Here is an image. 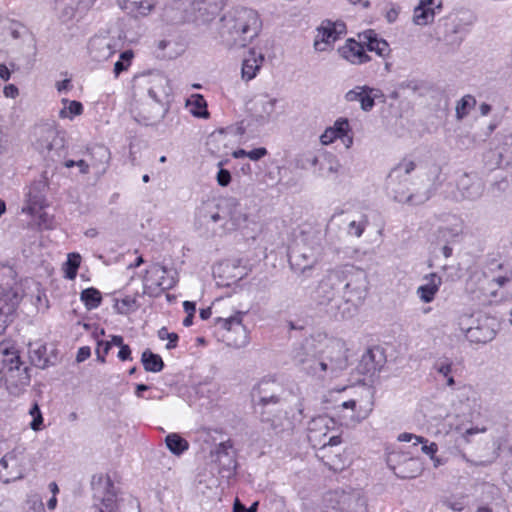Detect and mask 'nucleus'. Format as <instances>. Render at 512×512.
<instances>
[{
    "mask_svg": "<svg viewBox=\"0 0 512 512\" xmlns=\"http://www.w3.org/2000/svg\"><path fill=\"white\" fill-rule=\"evenodd\" d=\"M3 94L6 98L15 99L19 95V89L14 84H8L4 87Z\"/></svg>",
    "mask_w": 512,
    "mask_h": 512,
    "instance_id": "nucleus-61",
    "label": "nucleus"
},
{
    "mask_svg": "<svg viewBox=\"0 0 512 512\" xmlns=\"http://www.w3.org/2000/svg\"><path fill=\"white\" fill-rule=\"evenodd\" d=\"M218 185L226 187L231 182V173L226 169H220L216 175Z\"/></svg>",
    "mask_w": 512,
    "mask_h": 512,
    "instance_id": "nucleus-57",
    "label": "nucleus"
},
{
    "mask_svg": "<svg viewBox=\"0 0 512 512\" xmlns=\"http://www.w3.org/2000/svg\"><path fill=\"white\" fill-rule=\"evenodd\" d=\"M258 503L255 502L250 508H246L239 499H236L233 505V512H256Z\"/></svg>",
    "mask_w": 512,
    "mask_h": 512,
    "instance_id": "nucleus-60",
    "label": "nucleus"
},
{
    "mask_svg": "<svg viewBox=\"0 0 512 512\" xmlns=\"http://www.w3.org/2000/svg\"><path fill=\"white\" fill-rule=\"evenodd\" d=\"M380 96V91L368 85H357L348 90L344 99L348 103L358 102L361 110L369 112L375 106V100Z\"/></svg>",
    "mask_w": 512,
    "mask_h": 512,
    "instance_id": "nucleus-18",
    "label": "nucleus"
},
{
    "mask_svg": "<svg viewBox=\"0 0 512 512\" xmlns=\"http://www.w3.org/2000/svg\"><path fill=\"white\" fill-rule=\"evenodd\" d=\"M360 37L369 51L375 52L383 58L390 54L391 50L387 41L379 38L373 30L363 32Z\"/></svg>",
    "mask_w": 512,
    "mask_h": 512,
    "instance_id": "nucleus-30",
    "label": "nucleus"
},
{
    "mask_svg": "<svg viewBox=\"0 0 512 512\" xmlns=\"http://www.w3.org/2000/svg\"><path fill=\"white\" fill-rule=\"evenodd\" d=\"M247 154H248L247 157L251 161H258L268 154V150L265 147H259V148H255L251 151H247Z\"/></svg>",
    "mask_w": 512,
    "mask_h": 512,
    "instance_id": "nucleus-58",
    "label": "nucleus"
},
{
    "mask_svg": "<svg viewBox=\"0 0 512 512\" xmlns=\"http://www.w3.org/2000/svg\"><path fill=\"white\" fill-rule=\"evenodd\" d=\"M335 428L332 418L321 415L311 420L308 426V439L313 446L326 447V438Z\"/></svg>",
    "mask_w": 512,
    "mask_h": 512,
    "instance_id": "nucleus-20",
    "label": "nucleus"
},
{
    "mask_svg": "<svg viewBox=\"0 0 512 512\" xmlns=\"http://www.w3.org/2000/svg\"><path fill=\"white\" fill-rule=\"evenodd\" d=\"M336 140H340L346 149H350L354 143L352 127L345 117H339L333 125L327 127L320 135L319 141L322 145L328 146Z\"/></svg>",
    "mask_w": 512,
    "mask_h": 512,
    "instance_id": "nucleus-10",
    "label": "nucleus"
},
{
    "mask_svg": "<svg viewBox=\"0 0 512 512\" xmlns=\"http://www.w3.org/2000/svg\"><path fill=\"white\" fill-rule=\"evenodd\" d=\"M91 355V350L88 346H83L79 348L76 356L77 362H83L88 359Z\"/></svg>",
    "mask_w": 512,
    "mask_h": 512,
    "instance_id": "nucleus-63",
    "label": "nucleus"
},
{
    "mask_svg": "<svg viewBox=\"0 0 512 512\" xmlns=\"http://www.w3.org/2000/svg\"><path fill=\"white\" fill-rule=\"evenodd\" d=\"M264 59L261 52L250 49L242 62L241 79L245 82L253 80L263 66Z\"/></svg>",
    "mask_w": 512,
    "mask_h": 512,
    "instance_id": "nucleus-26",
    "label": "nucleus"
},
{
    "mask_svg": "<svg viewBox=\"0 0 512 512\" xmlns=\"http://www.w3.org/2000/svg\"><path fill=\"white\" fill-rule=\"evenodd\" d=\"M367 225H368L367 216L364 214H361L356 219H353L352 221H350V223L348 224V233L350 235L360 237L363 234Z\"/></svg>",
    "mask_w": 512,
    "mask_h": 512,
    "instance_id": "nucleus-45",
    "label": "nucleus"
},
{
    "mask_svg": "<svg viewBox=\"0 0 512 512\" xmlns=\"http://www.w3.org/2000/svg\"><path fill=\"white\" fill-rule=\"evenodd\" d=\"M158 337L161 340H168V343L166 344L167 349H173L177 346L178 342V335L174 332H169L167 328L162 327L158 331Z\"/></svg>",
    "mask_w": 512,
    "mask_h": 512,
    "instance_id": "nucleus-52",
    "label": "nucleus"
},
{
    "mask_svg": "<svg viewBox=\"0 0 512 512\" xmlns=\"http://www.w3.org/2000/svg\"><path fill=\"white\" fill-rule=\"evenodd\" d=\"M340 415L352 424H358L367 419L372 412V404L368 397L359 401L345 400L339 406Z\"/></svg>",
    "mask_w": 512,
    "mask_h": 512,
    "instance_id": "nucleus-15",
    "label": "nucleus"
},
{
    "mask_svg": "<svg viewBox=\"0 0 512 512\" xmlns=\"http://www.w3.org/2000/svg\"><path fill=\"white\" fill-rule=\"evenodd\" d=\"M267 412L263 413V421L270 422L274 429H289L292 427V421L287 417V413L279 411L277 415L270 418Z\"/></svg>",
    "mask_w": 512,
    "mask_h": 512,
    "instance_id": "nucleus-42",
    "label": "nucleus"
},
{
    "mask_svg": "<svg viewBox=\"0 0 512 512\" xmlns=\"http://www.w3.org/2000/svg\"><path fill=\"white\" fill-rule=\"evenodd\" d=\"M442 283V277L435 272L424 275L421 284L416 289L417 297L424 304L433 302Z\"/></svg>",
    "mask_w": 512,
    "mask_h": 512,
    "instance_id": "nucleus-22",
    "label": "nucleus"
},
{
    "mask_svg": "<svg viewBox=\"0 0 512 512\" xmlns=\"http://www.w3.org/2000/svg\"><path fill=\"white\" fill-rule=\"evenodd\" d=\"M222 208L225 220L222 229L225 233L243 231L247 228L250 222V213L246 205L238 199L230 197L223 202Z\"/></svg>",
    "mask_w": 512,
    "mask_h": 512,
    "instance_id": "nucleus-6",
    "label": "nucleus"
},
{
    "mask_svg": "<svg viewBox=\"0 0 512 512\" xmlns=\"http://www.w3.org/2000/svg\"><path fill=\"white\" fill-rule=\"evenodd\" d=\"M346 33V25L342 21L326 20L316 30L313 47L318 52H327L341 35Z\"/></svg>",
    "mask_w": 512,
    "mask_h": 512,
    "instance_id": "nucleus-9",
    "label": "nucleus"
},
{
    "mask_svg": "<svg viewBox=\"0 0 512 512\" xmlns=\"http://www.w3.org/2000/svg\"><path fill=\"white\" fill-rule=\"evenodd\" d=\"M341 168V163L337 157L327 153L325 154L324 161L319 167L318 174L321 177L329 178L331 176H336L340 172Z\"/></svg>",
    "mask_w": 512,
    "mask_h": 512,
    "instance_id": "nucleus-35",
    "label": "nucleus"
},
{
    "mask_svg": "<svg viewBox=\"0 0 512 512\" xmlns=\"http://www.w3.org/2000/svg\"><path fill=\"white\" fill-rule=\"evenodd\" d=\"M165 273L166 270L159 266H154L148 270L143 280L145 293L156 294L159 291L169 288L170 284H167L164 281Z\"/></svg>",
    "mask_w": 512,
    "mask_h": 512,
    "instance_id": "nucleus-27",
    "label": "nucleus"
},
{
    "mask_svg": "<svg viewBox=\"0 0 512 512\" xmlns=\"http://www.w3.org/2000/svg\"><path fill=\"white\" fill-rule=\"evenodd\" d=\"M25 512H48L41 496L37 493L27 495L25 500Z\"/></svg>",
    "mask_w": 512,
    "mask_h": 512,
    "instance_id": "nucleus-44",
    "label": "nucleus"
},
{
    "mask_svg": "<svg viewBox=\"0 0 512 512\" xmlns=\"http://www.w3.org/2000/svg\"><path fill=\"white\" fill-rule=\"evenodd\" d=\"M324 504L337 512H368L367 499L359 490H335L326 493Z\"/></svg>",
    "mask_w": 512,
    "mask_h": 512,
    "instance_id": "nucleus-5",
    "label": "nucleus"
},
{
    "mask_svg": "<svg viewBox=\"0 0 512 512\" xmlns=\"http://www.w3.org/2000/svg\"><path fill=\"white\" fill-rule=\"evenodd\" d=\"M24 478V467L14 452L6 453L0 459V481L8 484Z\"/></svg>",
    "mask_w": 512,
    "mask_h": 512,
    "instance_id": "nucleus-21",
    "label": "nucleus"
},
{
    "mask_svg": "<svg viewBox=\"0 0 512 512\" xmlns=\"http://www.w3.org/2000/svg\"><path fill=\"white\" fill-rule=\"evenodd\" d=\"M28 355L31 363L39 368H45L48 364L47 347L38 340L28 345Z\"/></svg>",
    "mask_w": 512,
    "mask_h": 512,
    "instance_id": "nucleus-32",
    "label": "nucleus"
},
{
    "mask_svg": "<svg viewBox=\"0 0 512 512\" xmlns=\"http://www.w3.org/2000/svg\"><path fill=\"white\" fill-rule=\"evenodd\" d=\"M475 105L476 99L474 96L470 94L463 96L456 104L455 115L457 120L464 119L475 107Z\"/></svg>",
    "mask_w": 512,
    "mask_h": 512,
    "instance_id": "nucleus-41",
    "label": "nucleus"
},
{
    "mask_svg": "<svg viewBox=\"0 0 512 512\" xmlns=\"http://www.w3.org/2000/svg\"><path fill=\"white\" fill-rule=\"evenodd\" d=\"M80 263H81V256L78 253L68 254L67 261L64 264V268H63L65 277L67 279L73 280L76 277Z\"/></svg>",
    "mask_w": 512,
    "mask_h": 512,
    "instance_id": "nucleus-43",
    "label": "nucleus"
},
{
    "mask_svg": "<svg viewBox=\"0 0 512 512\" xmlns=\"http://www.w3.org/2000/svg\"><path fill=\"white\" fill-rule=\"evenodd\" d=\"M347 282L344 286L343 298L354 307L359 306L367 296L368 279L366 273L352 265L339 266L327 271L323 277L321 288L329 286L334 280Z\"/></svg>",
    "mask_w": 512,
    "mask_h": 512,
    "instance_id": "nucleus-3",
    "label": "nucleus"
},
{
    "mask_svg": "<svg viewBox=\"0 0 512 512\" xmlns=\"http://www.w3.org/2000/svg\"><path fill=\"white\" fill-rule=\"evenodd\" d=\"M121 9L136 17L147 16L155 7L157 0H117Z\"/></svg>",
    "mask_w": 512,
    "mask_h": 512,
    "instance_id": "nucleus-29",
    "label": "nucleus"
},
{
    "mask_svg": "<svg viewBox=\"0 0 512 512\" xmlns=\"http://www.w3.org/2000/svg\"><path fill=\"white\" fill-rule=\"evenodd\" d=\"M166 446L174 455H181L189 448V443L176 433H171L166 436Z\"/></svg>",
    "mask_w": 512,
    "mask_h": 512,
    "instance_id": "nucleus-39",
    "label": "nucleus"
},
{
    "mask_svg": "<svg viewBox=\"0 0 512 512\" xmlns=\"http://www.w3.org/2000/svg\"><path fill=\"white\" fill-rule=\"evenodd\" d=\"M80 300L88 310L96 309L102 302V295L96 288L90 287L80 293Z\"/></svg>",
    "mask_w": 512,
    "mask_h": 512,
    "instance_id": "nucleus-37",
    "label": "nucleus"
},
{
    "mask_svg": "<svg viewBox=\"0 0 512 512\" xmlns=\"http://www.w3.org/2000/svg\"><path fill=\"white\" fill-rule=\"evenodd\" d=\"M189 112L199 118H208L207 103L200 94H192L186 101Z\"/></svg>",
    "mask_w": 512,
    "mask_h": 512,
    "instance_id": "nucleus-33",
    "label": "nucleus"
},
{
    "mask_svg": "<svg viewBox=\"0 0 512 512\" xmlns=\"http://www.w3.org/2000/svg\"><path fill=\"white\" fill-rule=\"evenodd\" d=\"M262 21L257 11L247 7H233L219 21L220 43L228 50L244 48L260 33Z\"/></svg>",
    "mask_w": 512,
    "mask_h": 512,
    "instance_id": "nucleus-2",
    "label": "nucleus"
},
{
    "mask_svg": "<svg viewBox=\"0 0 512 512\" xmlns=\"http://www.w3.org/2000/svg\"><path fill=\"white\" fill-rule=\"evenodd\" d=\"M88 50L94 61L103 62L115 54L116 41L108 34L95 35L89 41Z\"/></svg>",
    "mask_w": 512,
    "mask_h": 512,
    "instance_id": "nucleus-17",
    "label": "nucleus"
},
{
    "mask_svg": "<svg viewBox=\"0 0 512 512\" xmlns=\"http://www.w3.org/2000/svg\"><path fill=\"white\" fill-rule=\"evenodd\" d=\"M134 303L135 301L132 298L126 297L117 302L116 308L119 313L126 314L132 309Z\"/></svg>",
    "mask_w": 512,
    "mask_h": 512,
    "instance_id": "nucleus-56",
    "label": "nucleus"
},
{
    "mask_svg": "<svg viewBox=\"0 0 512 512\" xmlns=\"http://www.w3.org/2000/svg\"><path fill=\"white\" fill-rule=\"evenodd\" d=\"M277 384L275 381L263 379L252 390V396L257 398L263 406L276 404L279 398L274 394Z\"/></svg>",
    "mask_w": 512,
    "mask_h": 512,
    "instance_id": "nucleus-28",
    "label": "nucleus"
},
{
    "mask_svg": "<svg viewBox=\"0 0 512 512\" xmlns=\"http://www.w3.org/2000/svg\"><path fill=\"white\" fill-rule=\"evenodd\" d=\"M98 512H119L117 497L112 492H107L102 498Z\"/></svg>",
    "mask_w": 512,
    "mask_h": 512,
    "instance_id": "nucleus-48",
    "label": "nucleus"
},
{
    "mask_svg": "<svg viewBox=\"0 0 512 512\" xmlns=\"http://www.w3.org/2000/svg\"><path fill=\"white\" fill-rule=\"evenodd\" d=\"M339 55L352 65H361L370 61L362 43L349 38L338 48Z\"/></svg>",
    "mask_w": 512,
    "mask_h": 512,
    "instance_id": "nucleus-23",
    "label": "nucleus"
},
{
    "mask_svg": "<svg viewBox=\"0 0 512 512\" xmlns=\"http://www.w3.org/2000/svg\"><path fill=\"white\" fill-rule=\"evenodd\" d=\"M245 312L236 311L234 314L227 317H218L217 324L222 328L230 331L233 329H240L245 332V327L242 324L243 316Z\"/></svg>",
    "mask_w": 512,
    "mask_h": 512,
    "instance_id": "nucleus-38",
    "label": "nucleus"
},
{
    "mask_svg": "<svg viewBox=\"0 0 512 512\" xmlns=\"http://www.w3.org/2000/svg\"><path fill=\"white\" fill-rule=\"evenodd\" d=\"M416 168V163L410 158H403L389 173L392 180L407 179Z\"/></svg>",
    "mask_w": 512,
    "mask_h": 512,
    "instance_id": "nucleus-36",
    "label": "nucleus"
},
{
    "mask_svg": "<svg viewBox=\"0 0 512 512\" xmlns=\"http://www.w3.org/2000/svg\"><path fill=\"white\" fill-rule=\"evenodd\" d=\"M187 5L195 14V21L208 24L217 15L226 0H179Z\"/></svg>",
    "mask_w": 512,
    "mask_h": 512,
    "instance_id": "nucleus-14",
    "label": "nucleus"
},
{
    "mask_svg": "<svg viewBox=\"0 0 512 512\" xmlns=\"http://www.w3.org/2000/svg\"><path fill=\"white\" fill-rule=\"evenodd\" d=\"M40 186H43L41 182L30 188L27 194L29 206L27 208H24L23 211H28L29 213H32L35 206L41 205L43 197L40 191L38 190V187Z\"/></svg>",
    "mask_w": 512,
    "mask_h": 512,
    "instance_id": "nucleus-47",
    "label": "nucleus"
},
{
    "mask_svg": "<svg viewBox=\"0 0 512 512\" xmlns=\"http://www.w3.org/2000/svg\"><path fill=\"white\" fill-rule=\"evenodd\" d=\"M0 368L6 380L17 387L27 386L30 377L27 373V367L23 366L20 360L19 352L13 344L7 341L0 343Z\"/></svg>",
    "mask_w": 512,
    "mask_h": 512,
    "instance_id": "nucleus-4",
    "label": "nucleus"
},
{
    "mask_svg": "<svg viewBox=\"0 0 512 512\" xmlns=\"http://www.w3.org/2000/svg\"><path fill=\"white\" fill-rule=\"evenodd\" d=\"M452 370L451 363L448 362H442L437 365V371L442 374L444 377L450 376Z\"/></svg>",
    "mask_w": 512,
    "mask_h": 512,
    "instance_id": "nucleus-64",
    "label": "nucleus"
},
{
    "mask_svg": "<svg viewBox=\"0 0 512 512\" xmlns=\"http://www.w3.org/2000/svg\"><path fill=\"white\" fill-rule=\"evenodd\" d=\"M111 349V343L109 341L97 340L96 355L97 360L101 363L105 362V357Z\"/></svg>",
    "mask_w": 512,
    "mask_h": 512,
    "instance_id": "nucleus-53",
    "label": "nucleus"
},
{
    "mask_svg": "<svg viewBox=\"0 0 512 512\" xmlns=\"http://www.w3.org/2000/svg\"><path fill=\"white\" fill-rule=\"evenodd\" d=\"M222 220H224L222 204H204L198 207L195 212L194 228L206 237L213 236L215 225Z\"/></svg>",
    "mask_w": 512,
    "mask_h": 512,
    "instance_id": "nucleus-8",
    "label": "nucleus"
},
{
    "mask_svg": "<svg viewBox=\"0 0 512 512\" xmlns=\"http://www.w3.org/2000/svg\"><path fill=\"white\" fill-rule=\"evenodd\" d=\"M321 254L322 249L316 242L297 244L289 254L291 268L300 273L311 270L319 262Z\"/></svg>",
    "mask_w": 512,
    "mask_h": 512,
    "instance_id": "nucleus-7",
    "label": "nucleus"
},
{
    "mask_svg": "<svg viewBox=\"0 0 512 512\" xmlns=\"http://www.w3.org/2000/svg\"><path fill=\"white\" fill-rule=\"evenodd\" d=\"M141 361L144 369L149 372H160L164 367L162 358L158 354L152 353L150 350H145L142 353Z\"/></svg>",
    "mask_w": 512,
    "mask_h": 512,
    "instance_id": "nucleus-40",
    "label": "nucleus"
},
{
    "mask_svg": "<svg viewBox=\"0 0 512 512\" xmlns=\"http://www.w3.org/2000/svg\"><path fill=\"white\" fill-rule=\"evenodd\" d=\"M398 441H400V442H411V441H414L413 444L417 445L419 443H426L427 439L422 437V436H418V435H415V434H412V433L404 432V433L399 434Z\"/></svg>",
    "mask_w": 512,
    "mask_h": 512,
    "instance_id": "nucleus-54",
    "label": "nucleus"
},
{
    "mask_svg": "<svg viewBox=\"0 0 512 512\" xmlns=\"http://www.w3.org/2000/svg\"><path fill=\"white\" fill-rule=\"evenodd\" d=\"M460 329L465 333V337L471 343H487L494 338V331L488 327L476 326L465 327L460 323Z\"/></svg>",
    "mask_w": 512,
    "mask_h": 512,
    "instance_id": "nucleus-31",
    "label": "nucleus"
},
{
    "mask_svg": "<svg viewBox=\"0 0 512 512\" xmlns=\"http://www.w3.org/2000/svg\"><path fill=\"white\" fill-rule=\"evenodd\" d=\"M61 131L55 122H44L38 124L34 129V136L39 150L50 152L62 145L60 138Z\"/></svg>",
    "mask_w": 512,
    "mask_h": 512,
    "instance_id": "nucleus-13",
    "label": "nucleus"
},
{
    "mask_svg": "<svg viewBox=\"0 0 512 512\" xmlns=\"http://www.w3.org/2000/svg\"><path fill=\"white\" fill-rule=\"evenodd\" d=\"M141 86H144L148 95L155 102H161L163 96L168 95V79L162 74H152L141 78Z\"/></svg>",
    "mask_w": 512,
    "mask_h": 512,
    "instance_id": "nucleus-24",
    "label": "nucleus"
},
{
    "mask_svg": "<svg viewBox=\"0 0 512 512\" xmlns=\"http://www.w3.org/2000/svg\"><path fill=\"white\" fill-rule=\"evenodd\" d=\"M484 192V183L476 175L463 174L457 181V193L452 198L455 201H476L481 198Z\"/></svg>",
    "mask_w": 512,
    "mask_h": 512,
    "instance_id": "nucleus-12",
    "label": "nucleus"
},
{
    "mask_svg": "<svg viewBox=\"0 0 512 512\" xmlns=\"http://www.w3.org/2000/svg\"><path fill=\"white\" fill-rule=\"evenodd\" d=\"M387 189L393 200L402 204L421 205L430 198V193L427 191L422 194L410 193L407 179L392 180L390 175H388Z\"/></svg>",
    "mask_w": 512,
    "mask_h": 512,
    "instance_id": "nucleus-11",
    "label": "nucleus"
},
{
    "mask_svg": "<svg viewBox=\"0 0 512 512\" xmlns=\"http://www.w3.org/2000/svg\"><path fill=\"white\" fill-rule=\"evenodd\" d=\"M322 281L323 279L319 283L318 293L321 295L323 303L329 302L334 296L335 287L339 285L342 280H334L330 283L329 286H326L325 288H321Z\"/></svg>",
    "mask_w": 512,
    "mask_h": 512,
    "instance_id": "nucleus-51",
    "label": "nucleus"
},
{
    "mask_svg": "<svg viewBox=\"0 0 512 512\" xmlns=\"http://www.w3.org/2000/svg\"><path fill=\"white\" fill-rule=\"evenodd\" d=\"M293 359L303 373L324 381L338 377L348 366L344 343L326 334L313 337Z\"/></svg>",
    "mask_w": 512,
    "mask_h": 512,
    "instance_id": "nucleus-1",
    "label": "nucleus"
},
{
    "mask_svg": "<svg viewBox=\"0 0 512 512\" xmlns=\"http://www.w3.org/2000/svg\"><path fill=\"white\" fill-rule=\"evenodd\" d=\"M277 99L268 93H260L251 100L249 108L252 117L260 124L268 123L275 112Z\"/></svg>",
    "mask_w": 512,
    "mask_h": 512,
    "instance_id": "nucleus-19",
    "label": "nucleus"
},
{
    "mask_svg": "<svg viewBox=\"0 0 512 512\" xmlns=\"http://www.w3.org/2000/svg\"><path fill=\"white\" fill-rule=\"evenodd\" d=\"M486 429L485 428H478V427H471L469 429H466L463 433H462V438L465 440V442L469 443L470 442V437L473 436V435H476V434H479V433H483L485 432Z\"/></svg>",
    "mask_w": 512,
    "mask_h": 512,
    "instance_id": "nucleus-62",
    "label": "nucleus"
},
{
    "mask_svg": "<svg viewBox=\"0 0 512 512\" xmlns=\"http://www.w3.org/2000/svg\"><path fill=\"white\" fill-rule=\"evenodd\" d=\"M400 13V7L396 4H390L385 13V19L388 23L392 24L397 21Z\"/></svg>",
    "mask_w": 512,
    "mask_h": 512,
    "instance_id": "nucleus-55",
    "label": "nucleus"
},
{
    "mask_svg": "<svg viewBox=\"0 0 512 512\" xmlns=\"http://www.w3.org/2000/svg\"><path fill=\"white\" fill-rule=\"evenodd\" d=\"M28 414L32 418V421L30 422L29 427L33 431H36V432L42 430L44 419H43V415H42V412L40 410L38 403L35 402L32 404V406L30 407V409L28 411Z\"/></svg>",
    "mask_w": 512,
    "mask_h": 512,
    "instance_id": "nucleus-46",
    "label": "nucleus"
},
{
    "mask_svg": "<svg viewBox=\"0 0 512 512\" xmlns=\"http://www.w3.org/2000/svg\"><path fill=\"white\" fill-rule=\"evenodd\" d=\"M61 104L62 108L59 110L58 114L60 119L73 120L76 116L81 115L84 111L82 103L76 100L63 98L61 100Z\"/></svg>",
    "mask_w": 512,
    "mask_h": 512,
    "instance_id": "nucleus-34",
    "label": "nucleus"
},
{
    "mask_svg": "<svg viewBox=\"0 0 512 512\" xmlns=\"http://www.w3.org/2000/svg\"><path fill=\"white\" fill-rule=\"evenodd\" d=\"M443 7L442 0H418L413 9L412 22L416 26H428L434 22Z\"/></svg>",
    "mask_w": 512,
    "mask_h": 512,
    "instance_id": "nucleus-16",
    "label": "nucleus"
},
{
    "mask_svg": "<svg viewBox=\"0 0 512 512\" xmlns=\"http://www.w3.org/2000/svg\"><path fill=\"white\" fill-rule=\"evenodd\" d=\"M133 53L130 50L124 51L120 54L119 60L114 64V75L118 77L123 71L127 70L131 65Z\"/></svg>",
    "mask_w": 512,
    "mask_h": 512,
    "instance_id": "nucleus-49",
    "label": "nucleus"
},
{
    "mask_svg": "<svg viewBox=\"0 0 512 512\" xmlns=\"http://www.w3.org/2000/svg\"><path fill=\"white\" fill-rule=\"evenodd\" d=\"M365 397H368V400L370 404H372V407L374 406V400H373V391L371 387L367 385H359L355 387L352 391L351 397L349 400L351 401H359L361 399H364Z\"/></svg>",
    "mask_w": 512,
    "mask_h": 512,
    "instance_id": "nucleus-50",
    "label": "nucleus"
},
{
    "mask_svg": "<svg viewBox=\"0 0 512 512\" xmlns=\"http://www.w3.org/2000/svg\"><path fill=\"white\" fill-rule=\"evenodd\" d=\"M18 304L17 296L11 291L0 293V335L12 322L13 315Z\"/></svg>",
    "mask_w": 512,
    "mask_h": 512,
    "instance_id": "nucleus-25",
    "label": "nucleus"
},
{
    "mask_svg": "<svg viewBox=\"0 0 512 512\" xmlns=\"http://www.w3.org/2000/svg\"><path fill=\"white\" fill-rule=\"evenodd\" d=\"M421 444H422V447H421L422 452L424 454L428 455L430 457V459L437 454L438 446L435 442L428 443V441H427L426 443H421Z\"/></svg>",
    "mask_w": 512,
    "mask_h": 512,
    "instance_id": "nucleus-59",
    "label": "nucleus"
}]
</instances>
